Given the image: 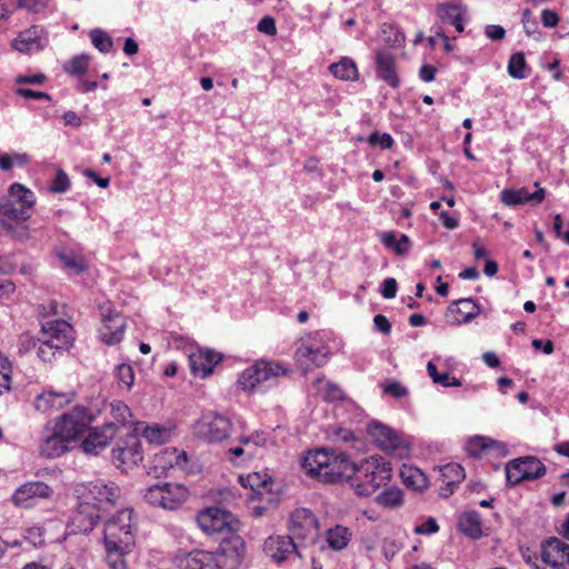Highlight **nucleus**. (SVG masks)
Returning a JSON list of instances; mask_svg holds the SVG:
<instances>
[{"label": "nucleus", "mask_w": 569, "mask_h": 569, "mask_svg": "<svg viewBox=\"0 0 569 569\" xmlns=\"http://www.w3.org/2000/svg\"><path fill=\"white\" fill-rule=\"evenodd\" d=\"M36 204L34 193L21 183H12L7 194L0 197V226L12 237L27 239L28 227L13 226V221H27L32 214Z\"/></svg>", "instance_id": "obj_1"}, {"label": "nucleus", "mask_w": 569, "mask_h": 569, "mask_svg": "<svg viewBox=\"0 0 569 569\" xmlns=\"http://www.w3.org/2000/svg\"><path fill=\"white\" fill-rule=\"evenodd\" d=\"M302 467L311 477L325 483L350 482L356 463L343 452L333 449H317L303 459Z\"/></svg>", "instance_id": "obj_2"}, {"label": "nucleus", "mask_w": 569, "mask_h": 569, "mask_svg": "<svg viewBox=\"0 0 569 569\" xmlns=\"http://www.w3.org/2000/svg\"><path fill=\"white\" fill-rule=\"evenodd\" d=\"M133 510L126 508L119 510L104 522L103 541L104 545L114 547L121 545L124 548H133Z\"/></svg>", "instance_id": "obj_3"}, {"label": "nucleus", "mask_w": 569, "mask_h": 569, "mask_svg": "<svg viewBox=\"0 0 569 569\" xmlns=\"http://www.w3.org/2000/svg\"><path fill=\"white\" fill-rule=\"evenodd\" d=\"M188 490L179 483H157L149 487L144 493L148 503L168 510L179 508L187 499Z\"/></svg>", "instance_id": "obj_4"}, {"label": "nucleus", "mask_w": 569, "mask_h": 569, "mask_svg": "<svg viewBox=\"0 0 569 569\" xmlns=\"http://www.w3.org/2000/svg\"><path fill=\"white\" fill-rule=\"evenodd\" d=\"M118 498V487L114 483L92 482L88 487V493L84 496V505L92 506L97 513L90 512V529L96 525V520L102 518Z\"/></svg>", "instance_id": "obj_5"}, {"label": "nucleus", "mask_w": 569, "mask_h": 569, "mask_svg": "<svg viewBox=\"0 0 569 569\" xmlns=\"http://www.w3.org/2000/svg\"><path fill=\"white\" fill-rule=\"evenodd\" d=\"M197 522L208 535L221 532H236L239 529V520L229 511L219 507H210L197 516Z\"/></svg>", "instance_id": "obj_6"}, {"label": "nucleus", "mask_w": 569, "mask_h": 569, "mask_svg": "<svg viewBox=\"0 0 569 569\" xmlns=\"http://www.w3.org/2000/svg\"><path fill=\"white\" fill-rule=\"evenodd\" d=\"M546 473L545 465L536 457L527 456L513 459L506 465L508 483L516 486L523 480H536Z\"/></svg>", "instance_id": "obj_7"}, {"label": "nucleus", "mask_w": 569, "mask_h": 569, "mask_svg": "<svg viewBox=\"0 0 569 569\" xmlns=\"http://www.w3.org/2000/svg\"><path fill=\"white\" fill-rule=\"evenodd\" d=\"M378 457L372 456L363 459L360 463H356L355 472L350 478V487L355 489L358 496L369 497L376 492L375 482V470H377Z\"/></svg>", "instance_id": "obj_8"}, {"label": "nucleus", "mask_w": 569, "mask_h": 569, "mask_svg": "<svg viewBox=\"0 0 569 569\" xmlns=\"http://www.w3.org/2000/svg\"><path fill=\"white\" fill-rule=\"evenodd\" d=\"M196 430L209 441H221L229 436L231 422L219 413L209 412L198 421Z\"/></svg>", "instance_id": "obj_9"}, {"label": "nucleus", "mask_w": 569, "mask_h": 569, "mask_svg": "<svg viewBox=\"0 0 569 569\" xmlns=\"http://www.w3.org/2000/svg\"><path fill=\"white\" fill-rule=\"evenodd\" d=\"M141 460V442L133 433L123 438L112 450V462L117 468H130L137 466Z\"/></svg>", "instance_id": "obj_10"}, {"label": "nucleus", "mask_w": 569, "mask_h": 569, "mask_svg": "<svg viewBox=\"0 0 569 569\" xmlns=\"http://www.w3.org/2000/svg\"><path fill=\"white\" fill-rule=\"evenodd\" d=\"M367 432L375 443L383 451L393 452L396 450L407 449V445L402 436L379 421L369 422Z\"/></svg>", "instance_id": "obj_11"}, {"label": "nucleus", "mask_w": 569, "mask_h": 569, "mask_svg": "<svg viewBox=\"0 0 569 569\" xmlns=\"http://www.w3.org/2000/svg\"><path fill=\"white\" fill-rule=\"evenodd\" d=\"M91 422V418L84 408H76L73 411L62 416L54 429L69 442L83 433Z\"/></svg>", "instance_id": "obj_12"}, {"label": "nucleus", "mask_w": 569, "mask_h": 569, "mask_svg": "<svg viewBox=\"0 0 569 569\" xmlns=\"http://www.w3.org/2000/svg\"><path fill=\"white\" fill-rule=\"evenodd\" d=\"M102 326L100 328V336L104 343L112 346L119 343L124 333L126 322L123 317L109 306L101 308Z\"/></svg>", "instance_id": "obj_13"}, {"label": "nucleus", "mask_w": 569, "mask_h": 569, "mask_svg": "<svg viewBox=\"0 0 569 569\" xmlns=\"http://www.w3.org/2000/svg\"><path fill=\"white\" fill-rule=\"evenodd\" d=\"M542 560L552 569H569V545L557 537L542 542Z\"/></svg>", "instance_id": "obj_14"}, {"label": "nucleus", "mask_w": 569, "mask_h": 569, "mask_svg": "<svg viewBox=\"0 0 569 569\" xmlns=\"http://www.w3.org/2000/svg\"><path fill=\"white\" fill-rule=\"evenodd\" d=\"M116 433V423H106L101 428L90 430L88 436L83 439L81 447L88 455H98L109 445Z\"/></svg>", "instance_id": "obj_15"}, {"label": "nucleus", "mask_w": 569, "mask_h": 569, "mask_svg": "<svg viewBox=\"0 0 569 569\" xmlns=\"http://www.w3.org/2000/svg\"><path fill=\"white\" fill-rule=\"evenodd\" d=\"M52 490L42 481L28 482L16 490L12 501L16 506L31 508L37 499L48 498Z\"/></svg>", "instance_id": "obj_16"}, {"label": "nucleus", "mask_w": 569, "mask_h": 569, "mask_svg": "<svg viewBox=\"0 0 569 569\" xmlns=\"http://www.w3.org/2000/svg\"><path fill=\"white\" fill-rule=\"evenodd\" d=\"M535 186L538 188L535 192H530L527 188L520 189H505L501 191L500 198L503 204L508 207H516L525 203L531 206L539 204L546 196L543 188L539 187L536 182Z\"/></svg>", "instance_id": "obj_17"}, {"label": "nucleus", "mask_w": 569, "mask_h": 569, "mask_svg": "<svg viewBox=\"0 0 569 569\" xmlns=\"http://www.w3.org/2000/svg\"><path fill=\"white\" fill-rule=\"evenodd\" d=\"M318 528V519L306 508L295 510L290 517V532L292 537L306 539Z\"/></svg>", "instance_id": "obj_18"}, {"label": "nucleus", "mask_w": 569, "mask_h": 569, "mask_svg": "<svg viewBox=\"0 0 569 569\" xmlns=\"http://www.w3.org/2000/svg\"><path fill=\"white\" fill-rule=\"evenodd\" d=\"M178 569H219L213 553L203 550H193L176 557Z\"/></svg>", "instance_id": "obj_19"}, {"label": "nucleus", "mask_w": 569, "mask_h": 569, "mask_svg": "<svg viewBox=\"0 0 569 569\" xmlns=\"http://www.w3.org/2000/svg\"><path fill=\"white\" fill-rule=\"evenodd\" d=\"M263 551L276 562H282L291 552L300 556L292 536L269 537L263 545Z\"/></svg>", "instance_id": "obj_20"}, {"label": "nucleus", "mask_w": 569, "mask_h": 569, "mask_svg": "<svg viewBox=\"0 0 569 569\" xmlns=\"http://www.w3.org/2000/svg\"><path fill=\"white\" fill-rule=\"evenodd\" d=\"M222 357L212 350H199L189 356L190 369L194 376L206 378L212 373L213 367L221 361Z\"/></svg>", "instance_id": "obj_21"}, {"label": "nucleus", "mask_w": 569, "mask_h": 569, "mask_svg": "<svg viewBox=\"0 0 569 569\" xmlns=\"http://www.w3.org/2000/svg\"><path fill=\"white\" fill-rule=\"evenodd\" d=\"M377 74L390 87L397 88L400 83L396 72V62L392 53L388 50L378 51L376 54Z\"/></svg>", "instance_id": "obj_22"}, {"label": "nucleus", "mask_w": 569, "mask_h": 569, "mask_svg": "<svg viewBox=\"0 0 569 569\" xmlns=\"http://www.w3.org/2000/svg\"><path fill=\"white\" fill-rule=\"evenodd\" d=\"M481 312V307L475 302L472 298H462L456 300L447 309L446 317L460 313L462 319L455 318L451 322L455 325L469 323Z\"/></svg>", "instance_id": "obj_23"}, {"label": "nucleus", "mask_w": 569, "mask_h": 569, "mask_svg": "<svg viewBox=\"0 0 569 569\" xmlns=\"http://www.w3.org/2000/svg\"><path fill=\"white\" fill-rule=\"evenodd\" d=\"M73 399V393H64V392H53L48 391L39 395L34 400L36 410L47 413L51 410H59L63 406L71 402Z\"/></svg>", "instance_id": "obj_24"}, {"label": "nucleus", "mask_w": 569, "mask_h": 569, "mask_svg": "<svg viewBox=\"0 0 569 569\" xmlns=\"http://www.w3.org/2000/svg\"><path fill=\"white\" fill-rule=\"evenodd\" d=\"M70 442L54 428L40 443V453L43 457L53 459L63 455L69 449Z\"/></svg>", "instance_id": "obj_25"}, {"label": "nucleus", "mask_w": 569, "mask_h": 569, "mask_svg": "<svg viewBox=\"0 0 569 569\" xmlns=\"http://www.w3.org/2000/svg\"><path fill=\"white\" fill-rule=\"evenodd\" d=\"M41 31L42 30L38 27H31L20 32L13 40L12 47L22 53H31L41 50L43 48L40 40Z\"/></svg>", "instance_id": "obj_26"}, {"label": "nucleus", "mask_w": 569, "mask_h": 569, "mask_svg": "<svg viewBox=\"0 0 569 569\" xmlns=\"http://www.w3.org/2000/svg\"><path fill=\"white\" fill-rule=\"evenodd\" d=\"M70 331L71 326L64 320L50 321L43 326L44 339L63 348L69 345Z\"/></svg>", "instance_id": "obj_27"}, {"label": "nucleus", "mask_w": 569, "mask_h": 569, "mask_svg": "<svg viewBox=\"0 0 569 569\" xmlns=\"http://www.w3.org/2000/svg\"><path fill=\"white\" fill-rule=\"evenodd\" d=\"M240 481L243 487L250 488L252 491L251 499L257 496V498H261L264 495H270L272 492V481L266 475H261L259 472H253L248 475L246 478L240 477Z\"/></svg>", "instance_id": "obj_28"}, {"label": "nucleus", "mask_w": 569, "mask_h": 569, "mask_svg": "<svg viewBox=\"0 0 569 569\" xmlns=\"http://www.w3.org/2000/svg\"><path fill=\"white\" fill-rule=\"evenodd\" d=\"M466 8L460 3H441L437 7L438 17L448 24L456 28L458 32L465 30L461 13Z\"/></svg>", "instance_id": "obj_29"}, {"label": "nucleus", "mask_w": 569, "mask_h": 569, "mask_svg": "<svg viewBox=\"0 0 569 569\" xmlns=\"http://www.w3.org/2000/svg\"><path fill=\"white\" fill-rule=\"evenodd\" d=\"M352 532L348 527L336 525L326 532V540L330 549L341 551L349 545Z\"/></svg>", "instance_id": "obj_30"}, {"label": "nucleus", "mask_w": 569, "mask_h": 569, "mask_svg": "<svg viewBox=\"0 0 569 569\" xmlns=\"http://www.w3.org/2000/svg\"><path fill=\"white\" fill-rule=\"evenodd\" d=\"M253 369H256L257 378H259V386L263 382H269L272 385L276 382L277 378L280 375H286L287 370L282 368L278 363H272L269 361H258L253 365Z\"/></svg>", "instance_id": "obj_31"}, {"label": "nucleus", "mask_w": 569, "mask_h": 569, "mask_svg": "<svg viewBox=\"0 0 569 569\" xmlns=\"http://www.w3.org/2000/svg\"><path fill=\"white\" fill-rule=\"evenodd\" d=\"M459 529L471 539H478L482 535L481 518L477 511H467L459 518Z\"/></svg>", "instance_id": "obj_32"}, {"label": "nucleus", "mask_w": 569, "mask_h": 569, "mask_svg": "<svg viewBox=\"0 0 569 569\" xmlns=\"http://www.w3.org/2000/svg\"><path fill=\"white\" fill-rule=\"evenodd\" d=\"M441 472L443 478L448 479L446 488L442 489V496L448 497L453 493L456 486L465 479V469L458 463H449L441 469Z\"/></svg>", "instance_id": "obj_33"}, {"label": "nucleus", "mask_w": 569, "mask_h": 569, "mask_svg": "<svg viewBox=\"0 0 569 569\" xmlns=\"http://www.w3.org/2000/svg\"><path fill=\"white\" fill-rule=\"evenodd\" d=\"M106 561L110 569H128L124 557L131 552L132 548H124L121 545L114 547L104 545Z\"/></svg>", "instance_id": "obj_34"}, {"label": "nucleus", "mask_w": 569, "mask_h": 569, "mask_svg": "<svg viewBox=\"0 0 569 569\" xmlns=\"http://www.w3.org/2000/svg\"><path fill=\"white\" fill-rule=\"evenodd\" d=\"M331 73L340 80H356L358 78V69L355 61L348 57L342 58L339 62L329 67Z\"/></svg>", "instance_id": "obj_35"}, {"label": "nucleus", "mask_w": 569, "mask_h": 569, "mask_svg": "<svg viewBox=\"0 0 569 569\" xmlns=\"http://www.w3.org/2000/svg\"><path fill=\"white\" fill-rule=\"evenodd\" d=\"M401 477L407 487L416 491H422L429 485L427 476L419 469L406 468L401 470Z\"/></svg>", "instance_id": "obj_36"}, {"label": "nucleus", "mask_w": 569, "mask_h": 569, "mask_svg": "<svg viewBox=\"0 0 569 569\" xmlns=\"http://www.w3.org/2000/svg\"><path fill=\"white\" fill-rule=\"evenodd\" d=\"M378 505L386 508H397L403 503L402 491L397 487L382 490L376 498Z\"/></svg>", "instance_id": "obj_37"}, {"label": "nucleus", "mask_w": 569, "mask_h": 569, "mask_svg": "<svg viewBox=\"0 0 569 569\" xmlns=\"http://www.w3.org/2000/svg\"><path fill=\"white\" fill-rule=\"evenodd\" d=\"M58 257L63 267L74 274H80L88 269V263L82 256L72 252H60Z\"/></svg>", "instance_id": "obj_38"}, {"label": "nucleus", "mask_w": 569, "mask_h": 569, "mask_svg": "<svg viewBox=\"0 0 569 569\" xmlns=\"http://www.w3.org/2000/svg\"><path fill=\"white\" fill-rule=\"evenodd\" d=\"M142 435L150 443L161 445L169 440L171 432L162 426L152 425L146 426Z\"/></svg>", "instance_id": "obj_39"}, {"label": "nucleus", "mask_w": 569, "mask_h": 569, "mask_svg": "<svg viewBox=\"0 0 569 569\" xmlns=\"http://www.w3.org/2000/svg\"><path fill=\"white\" fill-rule=\"evenodd\" d=\"M379 461H377V470L372 476L375 477V482L372 485L376 486V491L381 487L386 486L387 482L391 479V463L386 461L382 457H378Z\"/></svg>", "instance_id": "obj_40"}, {"label": "nucleus", "mask_w": 569, "mask_h": 569, "mask_svg": "<svg viewBox=\"0 0 569 569\" xmlns=\"http://www.w3.org/2000/svg\"><path fill=\"white\" fill-rule=\"evenodd\" d=\"M527 63L525 60V54L522 52H516L510 57L508 63V73L513 79H523L526 78L525 68Z\"/></svg>", "instance_id": "obj_41"}, {"label": "nucleus", "mask_w": 569, "mask_h": 569, "mask_svg": "<svg viewBox=\"0 0 569 569\" xmlns=\"http://www.w3.org/2000/svg\"><path fill=\"white\" fill-rule=\"evenodd\" d=\"M90 39L93 46L101 52H109L112 47L111 38L101 29L91 30Z\"/></svg>", "instance_id": "obj_42"}, {"label": "nucleus", "mask_w": 569, "mask_h": 569, "mask_svg": "<svg viewBox=\"0 0 569 569\" xmlns=\"http://www.w3.org/2000/svg\"><path fill=\"white\" fill-rule=\"evenodd\" d=\"M64 348L57 343H51L50 340L43 338L40 342L37 355L43 361H51L57 352H62Z\"/></svg>", "instance_id": "obj_43"}, {"label": "nucleus", "mask_w": 569, "mask_h": 569, "mask_svg": "<svg viewBox=\"0 0 569 569\" xmlns=\"http://www.w3.org/2000/svg\"><path fill=\"white\" fill-rule=\"evenodd\" d=\"M111 415H112L113 419L118 423H121L122 426H127V425L131 423V421H130V418H131L130 409L122 401H114V402L111 403Z\"/></svg>", "instance_id": "obj_44"}, {"label": "nucleus", "mask_w": 569, "mask_h": 569, "mask_svg": "<svg viewBox=\"0 0 569 569\" xmlns=\"http://www.w3.org/2000/svg\"><path fill=\"white\" fill-rule=\"evenodd\" d=\"M161 455V458L166 463L170 465V467L178 466L183 468L187 462V453L184 451H179L176 448L164 449Z\"/></svg>", "instance_id": "obj_45"}, {"label": "nucleus", "mask_w": 569, "mask_h": 569, "mask_svg": "<svg viewBox=\"0 0 569 569\" xmlns=\"http://www.w3.org/2000/svg\"><path fill=\"white\" fill-rule=\"evenodd\" d=\"M88 61V56H77L64 64V71L70 74H83L87 72Z\"/></svg>", "instance_id": "obj_46"}, {"label": "nucleus", "mask_w": 569, "mask_h": 569, "mask_svg": "<svg viewBox=\"0 0 569 569\" xmlns=\"http://www.w3.org/2000/svg\"><path fill=\"white\" fill-rule=\"evenodd\" d=\"M11 366L6 357L0 353V396L10 389Z\"/></svg>", "instance_id": "obj_47"}, {"label": "nucleus", "mask_w": 569, "mask_h": 569, "mask_svg": "<svg viewBox=\"0 0 569 569\" xmlns=\"http://www.w3.org/2000/svg\"><path fill=\"white\" fill-rule=\"evenodd\" d=\"M256 369L253 366L247 368L238 379V383L243 390H253L259 386V378H257Z\"/></svg>", "instance_id": "obj_48"}, {"label": "nucleus", "mask_w": 569, "mask_h": 569, "mask_svg": "<svg viewBox=\"0 0 569 569\" xmlns=\"http://www.w3.org/2000/svg\"><path fill=\"white\" fill-rule=\"evenodd\" d=\"M69 187L70 180L67 173L62 169H59L49 190L53 193H62L66 192L69 189Z\"/></svg>", "instance_id": "obj_49"}, {"label": "nucleus", "mask_w": 569, "mask_h": 569, "mask_svg": "<svg viewBox=\"0 0 569 569\" xmlns=\"http://www.w3.org/2000/svg\"><path fill=\"white\" fill-rule=\"evenodd\" d=\"M117 377L120 382L131 388L134 383V373L130 365L121 363L117 367Z\"/></svg>", "instance_id": "obj_50"}, {"label": "nucleus", "mask_w": 569, "mask_h": 569, "mask_svg": "<svg viewBox=\"0 0 569 569\" xmlns=\"http://www.w3.org/2000/svg\"><path fill=\"white\" fill-rule=\"evenodd\" d=\"M368 142L372 147L379 144L381 149L386 150L391 148L393 140L388 133L380 134L379 132H372L368 138Z\"/></svg>", "instance_id": "obj_51"}, {"label": "nucleus", "mask_w": 569, "mask_h": 569, "mask_svg": "<svg viewBox=\"0 0 569 569\" xmlns=\"http://www.w3.org/2000/svg\"><path fill=\"white\" fill-rule=\"evenodd\" d=\"M48 4V0H18L17 7L31 12H39Z\"/></svg>", "instance_id": "obj_52"}, {"label": "nucleus", "mask_w": 569, "mask_h": 569, "mask_svg": "<svg viewBox=\"0 0 569 569\" xmlns=\"http://www.w3.org/2000/svg\"><path fill=\"white\" fill-rule=\"evenodd\" d=\"M299 351L302 356L309 357L311 361L320 367L326 362V353H321L319 350H315L309 347L300 348Z\"/></svg>", "instance_id": "obj_53"}, {"label": "nucleus", "mask_w": 569, "mask_h": 569, "mask_svg": "<svg viewBox=\"0 0 569 569\" xmlns=\"http://www.w3.org/2000/svg\"><path fill=\"white\" fill-rule=\"evenodd\" d=\"M381 295L386 299H392L397 295V281L393 278H387L381 283Z\"/></svg>", "instance_id": "obj_54"}, {"label": "nucleus", "mask_w": 569, "mask_h": 569, "mask_svg": "<svg viewBox=\"0 0 569 569\" xmlns=\"http://www.w3.org/2000/svg\"><path fill=\"white\" fill-rule=\"evenodd\" d=\"M522 23L527 34L531 36L538 31L537 22L529 9L522 11Z\"/></svg>", "instance_id": "obj_55"}, {"label": "nucleus", "mask_w": 569, "mask_h": 569, "mask_svg": "<svg viewBox=\"0 0 569 569\" xmlns=\"http://www.w3.org/2000/svg\"><path fill=\"white\" fill-rule=\"evenodd\" d=\"M258 30L268 36H274L277 33L274 19L269 16L263 17L258 23Z\"/></svg>", "instance_id": "obj_56"}, {"label": "nucleus", "mask_w": 569, "mask_h": 569, "mask_svg": "<svg viewBox=\"0 0 569 569\" xmlns=\"http://www.w3.org/2000/svg\"><path fill=\"white\" fill-rule=\"evenodd\" d=\"M438 530H439V526L437 525L436 519L429 518L422 525L417 526L413 531L418 535H426V533H435Z\"/></svg>", "instance_id": "obj_57"}, {"label": "nucleus", "mask_w": 569, "mask_h": 569, "mask_svg": "<svg viewBox=\"0 0 569 569\" xmlns=\"http://www.w3.org/2000/svg\"><path fill=\"white\" fill-rule=\"evenodd\" d=\"M16 92H17V94H19L26 99H46L48 101L51 100V97L48 93L42 92V91L18 88Z\"/></svg>", "instance_id": "obj_58"}, {"label": "nucleus", "mask_w": 569, "mask_h": 569, "mask_svg": "<svg viewBox=\"0 0 569 569\" xmlns=\"http://www.w3.org/2000/svg\"><path fill=\"white\" fill-rule=\"evenodd\" d=\"M383 391L396 398H402L408 393V390L398 381H393L386 386Z\"/></svg>", "instance_id": "obj_59"}, {"label": "nucleus", "mask_w": 569, "mask_h": 569, "mask_svg": "<svg viewBox=\"0 0 569 569\" xmlns=\"http://www.w3.org/2000/svg\"><path fill=\"white\" fill-rule=\"evenodd\" d=\"M541 20H542V23L545 27L553 28L558 24L559 17H558L557 12L549 10V9H545V10H542V13H541Z\"/></svg>", "instance_id": "obj_60"}, {"label": "nucleus", "mask_w": 569, "mask_h": 569, "mask_svg": "<svg viewBox=\"0 0 569 569\" xmlns=\"http://www.w3.org/2000/svg\"><path fill=\"white\" fill-rule=\"evenodd\" d=\"M373 323L378 331L385 335H389L391 332V323L383 315L375 316Z\"/></svg>", "instance_id": "obj_61"}, {"label": "nucleus", "mask_w": 569, "mask_h": 569, "mask_svg": "<svg viewBox=\"0 0 569 569\" xmlns=\"http://www.w3.org/2000/svg\"><path fill=\"white\" fill-rule=\"evenodd\" d=\"M485 32L486 36L493 41L502 40L506 34V31L501 26L495 24L487 26Z\"/></svg>", "instance_id": "obj_62"}, {"label": "nucleus", "mask_w": 569, "mask_h": 569, "mask_svg": "<svg viewBox=\"0 0 569 569\" xmlns=\"http://www.w3.org/2000/svg\"><path fill=\"white\" fill-rule=\"evenodd\" d=\"M46 80V76L43 73H38L34 76H19L16 80L17 83H30V84H41Z\"/></svg>", "instance_id": "obj_63"}, {"label": "nucleus", "mask_w": 569, "mask_h": 569, "mask_svg": "<svg viewBox=\"0 0 569 569\" xmlns=\"http://www.w3.org/2000/svg\"><path fill=\"white\" fill-rule=\"evenodd\" d=\"M410 249V239L406 234H401L400 239L397 240V246H395V252L397 254H406Z\"/></svg>", "instance_id": "obj_64"}]
</instances>
